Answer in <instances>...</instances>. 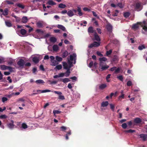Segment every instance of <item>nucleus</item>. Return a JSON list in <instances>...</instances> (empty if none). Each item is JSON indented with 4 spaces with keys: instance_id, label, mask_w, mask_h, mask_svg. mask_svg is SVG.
<instances>
[{
    "instance_id": "nucleus-21",
    "label": "nucleus",
    "mask_w": 147,
    "mask_h": 147,
    "mask_svg": "<svg viewBox=\"0 0 147 147\" xmlns=\"http://www.w3.org/2000/svg\"><path fill=\"white\" fill-rule=\"evenodd\" d=\"M136 131L132 129H129L128 130H125L124 132L125 133H132L135 132Z\"/></svg>"
},
{
    "instance_id": "nucleus-45",
    "label": "nucleus",
    "mask_w": 147,
    "mask_h": 147,
    "mask_svg": "<svg viewBox=\"0 0 147 147\" xmlns=\"http://www.w3.org/2000/svg\"><path fill=\"white\" fill-rule=\"evenodd\" d=\"M117 78L119 79V80L121 81H123V76L122 75H120L119 76H117Z\"/></svg>"
},
{
    "instance_id": "nucleus-40",
    "label": "nucleus",
    "mask_w": 147,
    "mask_h": 147,
    "mask_svg": "<svg viewBox=\"0 0 147 147\" xmlns=\"http://www.w3.org/2000/svg\"><path fill=\"white\" fill-rule=\"evenodd\" d=\"M121 98H124V94H122L121 95L119 96V97H118L119 100L121 101V100L120 99Z\"/></svg>"
},
{
    "instance_id": "nucleus-35",
    "label": "nucleus",
    "mask_w": 147,
    "mask_h": 147,
    "mask_svg": "<svg viewBox=\"0 0 147 147\" xmlns=\"http://www.w3.org/2000/svg\"><path fill=\"white\" fill-rule=\"evenodd\" d=\"M5 23L6 25L8 27H11L12 26V24L9 21H5Z\"/></svg>"
},
{
    "instance_id": "nucleus-56",
    "label": "nucleus",
    "mask_w": 147,
    "mask_h": 147,
    "mask_svg": "<svg viewBox=\"0 0 147 147\" xmlns=\"http://www.w3.org/2000/svg\"><path fill=\"white\" fill-rule=\"evenodd\" d=\"M25 101V100L24 99V98H19L18 101H21L22 102H24Z\"/></svg>"
},
{
    "instance_id": "nucleus-59",
    "label": "nucleus",
    "mask_w": 147,
    "mask_h": 147,
    "mask_svg": "<svg viewBox=\"0 0 147 147\" xmlns=\"http://www.w3.org/2000/svg\"><path fill=\"white\" fill-rule=\"evenodd\" d=\"M96 53L98 56H99L100 57L103 56V55L102 54L100 51H97Z\"/></svg>"
},
{
    "instance_id": "nucleus-28",
    "label": "nucleus",
    "mask_w": 147,
    "mask_h": 147,
    "mask_svg": "<svg viewBox=\"0 0 147 147\" xmlns=\"http://www.w3.org/2000/svg\"><path fill=\"white\" fill-rule=\"evenodd\" d=\"M88 32L90 33H92L94 32L93 28L92 26H90L88 28Z\"/></svg>"
},
{
    "instance_id": "nucleus-41",
    "label": "nucleus",
    "mask_w": 147,
    "mask_h": 147,
    "mask_svg": "<svg viewBox=\"0 0 147 147\" xmlns=\"http://www.w3.org/2000/svg\"><path fill=\"white\" fill-rule=\"evenodd\" d=\"M112 52V50L111 49L109 51H106V55L107 56L111 55Z\"/></svg>"
},
{
    "instance_id": "nucleus-62",
    "label": "nucleus",
    "mask_w": 147,
    "mask_h": 147,
    "mask_svg": "<svg viewBox=\"0 0 147 147\" xmlns=\"http://www.w3.org/2000/svg\"><path fill=\"white\" fill-rule=\"evenodd\" d=\"M59 98L61 100H63L65 99L64 96L63 95H59Z\"/></svg>"
},
{
    "instance_id": "nucleus-26",
    "label": "nucleus",
    "mask_w": 147,
    "mask_h": 147,
    "mask_svg": "<svg viewBox=\"0 0 147 147\" xmlns=\"http://www.w3.org/2000/svg\"><path fill=\"white\" fill-rule=\"evenodd\" d=\"M26 31L24 29H22L20 30V33L23 36H24L26 34Z\"/></svg>"
},
{
    "instance_id": "nucleus-54",
    "label": "nucleus",
    "mask_w": 147,
    "mask_h": 147,
    "mask_svg": "<svg viewBox=\"0 0 147 147\" xmlns=\"http://www.w3.org/2000/svg\"><path fill=\"white\" fill-rule=\"evenodd\" d=\"M5 2L7 3V4H8L13 5V2L9 0H6L5 1Z\"/></svg>"
},
{
    "instance_id": "nucleus-22",
    "label": "nucleus",
    "mask_w": 147,
    "mask_h": 147,
    "mask_svg": "<svg viewBox=\"0 0 147 147\" xmlns=\"http://www.w3.org/2000/svg\"><path fill=\"white\" fill-rule=\"evenodd\" d=\"M57 28L61 29V30H63V31H65V28L63 26V25L58 24V25H57Z\"/></svg>"
},
{
    "instance_id": "nucleus-13",
    "label": "nucleus",
    "mask_w": 147,
    "mask_h": 147,
    "mask_svg": "<svg viewBox=\"0 0 147 147\" xmlns=\"http://www.w3.org/2000/svg\"><path fill=\"white\" fill-rule=\"evenodd\" d=\"M28 20L27 17L24 16L22 18V22L23 23H26L27 22Z\"/></svg>"
},
{
    "instance_id": "nucleus-44",
    "label": "nucleus",
    "mask_w": 147,
    "mask_h": 147,
    "mask_svg": "<svg viewBox=\"0 0 147 147\" xmlns=\"http://www.w3.org/2000/svg\"><path fill=\"white\" fill-rule=\"evenodd\" d=\"M132 85V82L131 81H128L127 83V85L128 86H130Z\"/></svg>"
},
{
    "instance_id": "nucleus-37",
    "label": "nucleus",
    "mask_w": 147,
    "mask_h": 147,
    "mask_svg": "<svg viewBox=\"0 0 147 147\" xmlns=\"http://www.w3.org/2000/svg\"><path fill=\"white\" fill-rule=\"evenodd\" d=\"M37 26L39 28H41L42 26V24L40 22H38L36 23Z\"/></svg>"
},
{
    "instance_id": "nucleus-15",
    "label": "nucleus",
    "mask_w": 147,
    "mask_h": 147,
    "mask_svg": "<svg viewBox=\"0 0 147 147\" xmlns=\"http://www.w3.org/2000/svg\"><path fill=\"white\" fill-rule=\"evenodd\" d=\"M68 55V52L67 51H65L64 52H63V53H62V57L64 58Z\"/></svg>"
},
{
    "instance_id": "nucleus-47",
    "label": "nucleus",
    "mask_w": 147,
    "mask_h": 147,
    "mask_svg": "<svg viewBox=\"0 0 147 147\" xmlns=\"http://www.w3.org/2000/svg\"><path fill=\"white\" fill-rule=\"evenodd\" d=\"M62 65L61 64L57 65L56 66V67H55V68L58 69L59 70L62 69Z\"/></svg>"
},
{
    "instance_id": "nucleus-61",
    "label": "nucleus",
    "mask_w": 147,
    "mask_h": 147,
    "mask_svg": "<svg viewBox=\"0 0 147 147\" xmlns=\"http://www.w3.org/2000/svg\"><path fill=\"white\" fill-rule=\"evenodd\" d=\"M93 65V62L92 61L90 62L89 64V67L91 68L92 67V66Z\"/></svg>"
},
{
    "instance_id": "nucleus-60",
    "label": "nucleus",
    "mask_w": 147,
    "mask_h": 147,
    "mask_svg": "<svg viewBox=\"0 0 147 147\" xmlns=\"http://www.w3.org/2000/svg\"><path fill=\"white\" fill-rule=\"evenodd\" d=\"M40 70L42 71H45V69L44 68L43 66L42 65H40Z\"/></svg>"
},
{
    "instance_id": "nucleus-34",
    "label": "nucleus",
    "mask_w": 147,
    "mask_h": 147,
    "mask_svg": "<svg viewBox=\"0 0 147 147\" xmlns=\"http://www.w3.org/2000/svg\"><path fill=\"white\" fill-rule=\"evenodd\" d=\"M58 7L60 8H64L66 7V5L65 4L61 3L59 5Z\"/></svg>"
},
{
    "instance_id": "nucleus-27",
    "label": "nucleus",
    "mask_w": 147,
    "mask_h": 147,
    "mask_svg": "<svg viewBox=\"0 0 147 147\" xmlns=\"http://www.w3.org/2000/svg\"><path fill=\"white\" fill-rule=\"evenodd\" d=\"M32 61L35 63H38L39 61V59L37 57H34Z\"/></svg>"
},
{
    "instance_id": "nucleus-58",
    "label": "nucleus",
    "mask_w": 147,
    "mask_h": 147,
    "mask_svg": "<svg viewBox=\"0 0 147 147\" xmlns=\"http://www.w3.org/2000/svg\"><path fill=\"white\" fill-rule=\"evenodd\" d=\"M92 14H93V16L95 17H97L98 18H99V17L97 16V15L96 14V13L94 11H92Z\"/></svg>"
},
{
    "instance_id": "nucleus-46",
    "label": "nucleus",
    "mask_w": 147,
    "mask_h": 147,
    "mask_svg": "<svg viewBox=\"0 0 147 147\" xmlns=\"http://www.w3.org/2000/svg\"><path fill=\"white\" fill-rule=\"evenodd\" d=\"M121 126H122V127L123 129H125L126 128H127V124H126L125 123H124L122 124V125H121Z\"/></svg>"
},
{
    "instance_id": "nucleus-49",
    "label": "nucleus",
    "mask_w": 147,
    "mask_h": 147,
    "mask_svg": "<svg viewBox=\"0 0 147 147\" xmlns=\"http://www.w3.org/2000/svg\"><path fill=\"white\" fill-rule=\"evenodd\" d=\"M120 71V69L119 68V67H118L117 69H116L115 70V74H117L119 73V71Z\"/></svg>"
},
{
    "instance_id": "nucleus-8",
    "label": "nucleus",
    "mask_w": 147,
    "mask_h": 147,
    "mask_svg": "<svg viewBox=\"0 0 147 147\" xmlns=\"http://www.w3.org/2000/svg\"><path fill=\"white\" fill-rule=\"evenodd\" d=\"M63 66L64 69H69L71 67V66H69L68 67V65H67L66 62H63Z\"/></svg>"
},
{
    "instance_id": "nucleus-55",
    "label": "nucleus",
    "mask_w": 147,
    "mask_h": 147,
    "mask_svg": "<svg viewBox=\"0 0 147 147\" xmlns=\"http://www.w3.org/2000/svg\"><path fill=\"white\" fill-rule=\"evenodd\" d=\"M49 81L51 82V83H50L51 84H56L58 82V81H53L51 82V81L49 80Z\"/></svg>"
},
{
    "instance_id": "nucleus-33",
    "label": "nucleus",
    "mask_w": 147,
    "mask_h": 147,
    "mask_svg": "<svg viewBox=\"0 0 147 147\" xmlns=\"http://www.w3.org/2000/svg\"><path fill=\"white\" fill-rule=\"evenodd\" d=\"M53 50L54 51H57L58 50V47L57 45H54L53 46Z\"/></svg>"
},
{
    "instance_id": "nucleus-16",
    "label": "nucleus",
    "mask_w": 147,
    "mask_h": 147,
    "mask_svg": "<svg viewBox=\"0 0 147 147\" xmlns=\"http://www.w3.org/2000/svg\"><path fill=\"white\" fill-rule=\"evenodd\" d=\"M77 56V55H76V53H74L72 55H70V60L71 61H73L74 59V58L75 59V58H76V57Z\"/></svg>"
},
{
    "instance_id": "nucleus-48",
    "label": "nucleus",
    "mask_w": 147,
    "mask_h": 147,
    "mask_svg": "<svg viewBox=\"0 0 147 147\" xmlns=\"http://www.w3.org/2000/svg\"><path fill=\"white\" fill-rule=\"evenodd\" d=\"M109 105H110V108L113 111H114V109L115 108V105H113L111 104H109Z\"/></svg>"
},
{
    "instance_id": "nucleus-4",
    "label": "nucleus",
    "mask_w": 147,
    "mask_h": 147,
    "mask_svg": "<svg viewBox=\"0 0 147 147\" xmlns=\"http://www.w3.org/2000/svg\"><path fill=\"white\" fill-rule=\"evenodd\" d=\"M141 7L142 5H141V3L140 2L137 3L136 4V6L134 9L137 11H140L142 8H140Z\"/></svg>"
},
{
    "instance_id": "nucleus-42",
    "label": "nucleus",
    "mask_w": 147,
    "mask_h": 147,
    "mask_svg": "<svg viewBox=\"0 0 147 147\" xmlns=\"http://www.w3.org/2000/svg\"><path fill=\"white\" fill-rule=\"evenodd\" d=\"M61 112V111H59L57 110H55L53 111V113H54V115L55 114H58L60 113Z\"/></svg>"
},
{
    "instance_id": "nucleus-9",
    "label": "nucleus",
    "mask_w": 147,
    "mask_h": 147,
    "mask_svg": "<svg viewBox=\"0 0 147 147\" xmlns=\"http://www.w3.org/2000/svg\"><path fill=\"white\" fill-rule=\"evenodd\" d=\"M65 75V73H60L58 74V75H54L53 78H57L59 77H63Z\"/></svg>"
},
{
    "instance_id": "nucleus-30",
    "label": "nucleus",
    "mask_w": 147,
    "mask_h": 147,
    "mask_svg": "<svg viewBox=\"0 0 147 147\" xmlns=\"http://www.w3.org/2000/svg\"><path fill=\"white\" fill-rule=\"evenodd\" d=\"M16 5H17L18 7L20 8H21L22 9H24V6L20 3H16Z\"/></svg>"
},
{
    "instance_id": "nucleus-18",
    "label": "nucleus",
    "mask_w": 147,
    "mask_h": 147,
    "mask_svg": "<svg viewBox=\"0 0 147 147\" xmlns=\"http://www.w3.org/2000/svg\"><path fill=\"white\" fill-rule=\"evenodd\" d=\"M108 102L107 101L103 102L101 103V107H106L108 105Z\"/></svg>"
},
{
    "instance_id": "nucleus-31",
    "label": "nucleus",
    "mask_w": 147,
    "mask_h": 147,
    "mask_svg": "<svg viewBox=\"0 0 147 147\" xmlns=\"http://www.w3.org/2000/svg\"><path fill=\"white\" fill-rule=\"evenodd\" d=\"M35 82L36 84H44L45 83V82L43 81V80L40 79L38 80H36V81Z\"/></svg>"
},
{
    "instance_id": "nucleus-6",
    "label": "nucleus",
    "mask_w": 147,
    "mask_h": 147,
    "mask_svg": "<svg viewBox=\"0 0 147 147\" xmlns=\"http://www.w3.org/2000/svg\"><path fill=\"white\" fill-rule=\"evenodd\" d=\"M11 123H9V124H8L7 125L8 127L10 129H12L15 126L13 124V123H14V122L12 120H11Z\"/></svg>"
},
{
    "instance_id": "nucleus-1",
    "label": "nucleus",
    "mask_w": 147,
    "mask_h": 147,
    "mask_svg": "<svg viewBox=\"0 0 147 147\" xmlns=\"http://www.w3.org/2000/svg\"><path fill=\"white\" fill-rule=\"evenodd\" d=\"M109 67V66L106 64V63H99V71H105Z\"/></svg>"
},
{
    "instance_id": "nucleus-3",
    "label": "nucleus",
    "mask_w": 147,
    "mask_h": 147,
    "mask_svg": "<svg viewBox=\"0 0 147 147\" xmlns=\"http://www.w3.org/2000/svg\"><path fill=\"white\" fill-rule=\"evenodd\" d=\"M25 63L24 61L22 59H20L17 62V64L20 67H23Z\"/></svg>"
},
{
    "instance_id": "nucleus-38",
    "label": "nucleus",
    "mask_w": 147,
    "mask_h": 147,
    "mask_svg": "<svg viewBox=\"0 0 147 147\" xmlns=\"http://www.w3.org/2000/svg\"><path fill=\"white\" fill-rule=\"evenodd\" d=\"M130 13L128 12H126L123 14V16L125 18H127L129 17L130 16Z\"/></svg>"
},
{
    "instance_id": "nucleus-43",
    "label": "nucleus",
    "mask_w": 147,
    "mask_h": 147,
    "mask_svg": "<svg viewBox=\"0 0 147 147\" xmlns=\"http://www.w3.org/2000/svg\"><path fill=\"white\" fill-rule=\"evenodd\" d=\"M117 6L121 8H123V5L121 3H118V4H117Z\"/></svg>"
},
{
    "instance_id": "nucleus-39",
    "label": "nucleus",
    "mask_w": 147,
    "mask_h": 147,
    "mask_svg": "<svg viewBox=\"0 0 147 147\" xmlns=\"http://www.w3.org/2000/svg\"><path fill=\"white\" fill-rule=\"evenodd\" d=\"M22 127L24 129H26L27 128L28 126L25 123H23L22 124Z\"/></svg>"
},
{
    "instance_id": "nucleus-5",
    "label": "nucleus",
    "mask_w": 147,
    "mask_h": 147,
    "mask_svg": "<svg viewBox=\"0 0 147 147\" xmlns=\"http://www.w3.org/2000/svg\"><path fill=\"white\" fill-rule=\"evenodd\" d=\"M106 29L107 30V31L109 33H111L112 32V29H113V27L112 25L110 23H108L106 25Z\"/></svg>"
},
{
    "instance_id": "nucleus-63",
    "label": "nucleus",
    "mask_w": 147,
    "mask_h": 147,
    "mask_svg": "<svg viewBox=\"0 0 147 147\" xmlns=\"http://www.w3.org/2000/svg\"><path fill=\"white\" fill-rule=\"evenodd\" d=\"M7 116L5 115H1L0 116V118L1 119H6Z\"/></svg>"
},
{
    "instance_id": "nucleus-36",
    "label": "nucleus",
    "mask_w": 147,
    "mask_h": 147,
    "mask_svg": "<svg viewBox=\"0 0 147 147\" xmlns=\"http://www.w3.org/2000/svg\"><path fill=\"white\" fill-rule=\"evenodd\" d=\"M70 81V80L68 78H66L64 79H63V81L62 82L64 83H66L67 82H69Z\"/></svg>"
},
{
    "instance_id": "nucleus-25",
    "label": "nucleus",
    "mask_w": 147,
    "mask_h": 147,
    "mask_svg": "<svg viewBox=\"0 0 147 147\" xmlns=\"http://www.w3.org/2000/svg\"><path fill=\"white\" fill-rule=\"evenodd\" d=\"M47 4L52 5H56V3L53 2V1L52 0H49L47 2Z\"/></svg>"
},
{
    "instance_id": "nucleus-11",
    "label": "nucleus",
    "mask_w": 147,
    "mask_h": 147,
    "mask_svg": "<svg viewBox=\"0 0 147 147\" xmlns=\"http://www.w3.org/2000/svg\"><path fill=\"white\" fill-rule=\"evenodd\" d=\"M134 123L136 124L140 123L142 122V120L140 118L137 117L135 118L134 120Z\"/></svg>"
},
{
    "instance_id": "nucleus-57",
    "label": "nucleus",
    "mask_w": 147,
    "mask_h": 147,
    "mask_svg": "<svg viewBox=\"0 0 147 147\" xmlns=\"http://www.w3.org/2000/svg\"><path fill=\"white\" fill-rule=\"evenodd\" d=\"M7 98L5 97H3L2 98V102H4L7 100Z\"/></svg>"
},
{
    "instance_id": "nucleus-52",
    "label": "nucleus",
    "mask_w": 147,
    "mask_h": 147,
    "mask_svg": "<svg viewBox=\"0 0 147 147\" xmlns=\"http://www.w3.org/2000/svg\"><path fill=\"white\" fill-rule=\"evenodd\" d=\"M51 91V90H42L41 93H45L46 92H50Z\"/></svg>"
},
{
    "instance_id": "nucleus-50",
    "label": "nucleus",
    "mask_w": 147,
    "mask_h": 147,
    "mask_svg": "<svg viewBox=\"0 0 147 147\" xmlns=\"http://www.w3.org/2000/svg\"><path fill=\"white\" fill-rule=\"evenodd\" d=\"M145 48L144 45H142L141 46H139L138 47V49L141 50L144 49Z\"/></svg>"
},
{
    "instance_id": "nucleus-24",
    "label": "nucleus",
    "mask_w": 147,
    "mask_h": 147,
    "mask_svg": "<svg viewBox=\"0 0 147 147\" xmlns=\"http://www.w3.org/2000/svg\"><path fill=\"white\" fill-rule=\"evenodd\" d=\"M77 11H78V14H79V16H81L82 15L83 13L81 12V10L80 7H78V9H77Z\"/></svg>"
},
{
    "instance_id": "nucleus-7",
    "label": "nucleus",
    "mask_w": 147,
    "mask_h": 147,
    "mask_svg": "<svg viewBox=\"0 0 147 147\" xmlns=\"http://www.w3.org/2000/svg\"><path fill=\"white\" fill-rule=\"evenodd\" d=\"M107 60V59L105 57H103L101 58H99V61H100L99 64L101 63L102 64L106 63L103 62V61L105 62Z\"/></svg>"
},
{
    "instance_id": "nucleus-32",
    "label": "nucleus",
    "mask_w": 147,
    "mask_h": 147,
    "mask_svg": "<svg viewBox=\"0 0 147 147\" xmlns=\"http://www.w3.org/2000/svg\"><path fill=\"white\" fill-rule=\"evenodd\" d=\"M55 59H56V61L58 62H61L62 60V58L58 56L55 57Z\"/></svg>"
},
{
    "instance_id": "nucleus-2",
    "label": "nucleus",
    "mask_w": 147,
    "mask_h": 147,
    "mask_svg": "<svg viewBox=\"0 0 147 147\" xmlns=\"http://www.w3.org/2000/svg\"><path fill=\"white\" fill-rule=\"evenodd\" d=\"M100 43L99 42H97L94 41L93 43L89 45L88 48L90 49H91L94 47H98L100 46Z\"/></svg>"
},
{
    "instance_id": "nucleus-14",
    "label": "nucleus",
    "mask_w": 147,
    "mask_h": 147,
    "mask_svg": "<svg viewBox=\"0 0 147 147\" xmlns=\"http://www.w3.org/2000/svg\"><path fill=\"white\" fill-rule=\"evenodd\" d=\"M67 14L69 17H72L74 15V12L73 11L71 10L68 11Z\"/></svg>"
},
{
    "instance_id": "nucleus-29",
    "label": "nucleus",
    "mask_w": 147,
    "mask_h": 147,
    "mask_svg": "<svg viewBox=\"0 0 147 147\" xmlns=\"http://www.w3.org/2000/svg\"><path fill=\"white\" fill-rule=\"evenodd\" d=\"M2 14L4 16L7 15L8 13V9L7 8L5 9L4 11L2 12Z\"/></svg>"
},
{
    "instance_id": "nucleus-53",
    "label": "nucleus",
    "mask_w": 147,
    "mask_h": 147,
    "mask_svg": "<svg viewBox=\"0 0 147 147\" xmlns=\"http://www.w3.org/2000/svg\"><path fill=\"white\" fill-rule=\"evenodd\" d=\"M60 128L62 131H64L66 129V127L64 126L61 127Z\"/></svg>"
},
{
    "instance_id": "nucleus-12",
    "label": "nucleus",
    "mask_w": 147,
    "mask_h": 147,
    "mask_svg": "<svg viewBox=\"0 0 147 147\" xmlns=\"http://www.w3.org/2000/svg\"><path fill=\"white\" fill-rule=\"evenodd\" d=\"M94 38H95V40L99 42L100 41V39L99 37V36L97 35L96 33L95 32L94 34Z\"/></svg>"
},
{
    "instance_id": "nucleus-64",
    "label": "nucleus",
    "mask_w": 147,
    "mask_h": 147,
    "mask_svg": "<svg viewBox=\"0 0 147 147\" xmlns=\"http://www.w3.org/2000/svg\"><path fill=\"white\" fill-rule=\"evenodd\" d=\"M54 92L56 94L59 95H61L62 94V93L60 92L55 91Z\"/></svg>"
},
{
    "instance_id": "nucleus-51",
    "label": "nucleus",
    "mask_w": 147,
    "mask_h": 147,
    "mask_svg": "<svg viewBox=\"0 0 147 147\" xmlns=\"http://www.w3.org/2000/svg\"><path fill=\"white\" fill-rule=\"evenodd\" d=\"M5 59L3 57H0V64L4 62Z\"/></svg>"
},
{
    "instance_id": "nucleus-19",
    "label": "nucleus",
    "mask_w": 147,
    "mask_h": 147,
    "mask_svg": "<svg viewBox=\"0 0 147 147\" xmlns=\"http://www.w3.org/2000/svg\"><path fill=\"white\" fill-rule=\"evenodd\" d=\"M9 67V66L5 65H1L0 66V69L2 70H5L7 69V68Z\"/></svg>"
},
{
    "instance_id": "nucleus-23",
    "label": "nucleus",
    "mask_w": 147,
    "mask_h": 147,
    "mask_svg": "<svg viewBox=\"0 0 147 147\" xmlns=\"http://www.w3.org/2000/svg\"><path fill=\"white\" fill-rule=\"evenodd\" d=\"M50 41L53 43H55L57 41L56 38L54 37H51L50 39Z\"/></svg>"
},
{
    "instance_id": "nucleus-10",
    "label": "nucleus",
    "mask_w": 147,
    "mask_h": 147,
    "mask_svg": "<svg viewBox=\"0 0 147 147\" xmlns=\"http://www.w3.org/2000/svg\"><path fill=\"white\" fill-rule=\"evenodd\" d=\"M139 136L141 138H142L143 141H145L146 140L147 138V134H140Z\"/></svg>"
},
{
    "instance_id": "nucleus-17",
    "label": "nucleus",
    "mask_w": 147,
    "mask_h": 147,
    "mask_svg": "<svg viewBox=\"0 0 147 147\" xmlns=\"http://www.w3.org/2000/svg\"><path fill=\"white\" fill-rule=\"evenodd\" d=\"M141 23L138 22L137 23L133 25L132 26L133 29H137L139 27V25Z\"/></svg>"
},
{
    "instance_id": "nucleus-20",
    "label": "nucleus",
    "mask_w": 147,
    "mask_h": 147,
    "mask_svg": "<svg viewBox=\"0 0 147 147\" xmlns=\"http://www.w3.org/2000/svg\"><path fill=\"white\" fill-rule=\"evenodd\" d=\"M107 86L106 84H102L99 86V88L100 90H103L106 88Z\"/></svg>"
}]
</instances>
